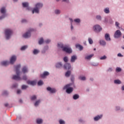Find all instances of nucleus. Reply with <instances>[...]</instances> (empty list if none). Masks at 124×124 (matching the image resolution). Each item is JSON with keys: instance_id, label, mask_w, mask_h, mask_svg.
Returning <instances> with one entry per match:
<instances>
[{"instance_id": "obj_1", "label": "nucleus", "mask_w": 124, "mask_h": 124, "mask_svg": "<svg viewBox=\"0 0 124 124\" xmlns=\"http://www.w3.org/2000/svg\"><path fill=\"white\" fill-rule=\"evenodd\" d=\"M20 67H21V65L20 64L16 66L15 68L16 75H14L13 76V79L14 80H16V81H20V80H22V78L20 77Z\"/></svg>"}, {"instance_id": "obj_2", "label": "nucleus", "mask_w": 124, "mask_h": 124, "mask_svg": "<svg viewBox=\"0 0 124 124\" xmlns=\"http://www.w3.org/2000/svg\"><path fill=\"white\" fill-rule=\"evenodd\" d=\"M17 59V58L16 57V56H12L10 62L8 61H3L1 62V64L3 65V66H7L9 63H11V64H13L15 62H16V60Z\"/></svg>"}, {"instance_id": "obj_3", "label": "nucleus", "mask_w": 124, "mask_h": 124, "mask_svg": "<svg viewBox=\"0 0 124 124\" xmlns=\"http://www.w3.org/2000/svg\"><path fill=\"white\" fill-rule=\"evenodd\" d=\"M58 47L62 48V51L66 52V53H68L69 54L72 53V50H71L70 47H68V46H64L63 44L62 43L58 44Z\"/></svg>"}, {"instance_id": "obj_4", "label": "nucleus", "mask_w": 124, "mask_h": 124, "mask_svg": "<svg viewBox=\"0 0 124 124\" xmlns=\"http://www.w3.org/2000/svg\"><path fill=\"white\" fill-rule=\"evenodd\" d=\"M70 87V84H67L63 87V90H66V92L67 93H71L73 92V88H69Z\"/></svg>"}, {"instance_id": "obj_5", "label": "nucleus", "mask_w": 124, "mask_h": 124, "mask_svg": "<svg viewBox=\"0 0 124 124\" xmlns=\"http://www.w3.org/2000/svg\"><path fill=\"white\" fill-rule=\"evenodd\" d=\"M13 32L10 29H6L5 31V34L6 36V38L7 39H9L10 38V36L12 34Z\"/></svg>"}, {"instance_id": "obj_6", "label": "nucleus", "mask_w": 124, "mask_h": 124, "mask_svg": "<svg viewBox=\"0 0 124 124\" xmlns=\"http://www.w3.org/2000/svg\"><path fill=\"white\" fill-rule=\"evenodd\" d=\"M33 29H30L28 31H27L26 33H25L24 35H23V37H24V38H29V37H31V31H33Z\"/></svg>"}, {"instance_id": "obj_7", "label": "nucleus", "mask_w": 124, "mask_h": 124, "mask_svg": "<svg viewBox=\"0 0 124 124\" xmlns=\"http://www.w3.org/2000/svg\"><path fill=\"white\" fill-rule=\"evenodd\" d=\"M114 36L115 38H120L122 36V32L120 30H117L114 33Z\"/></svg>"}, {"instance_id": "obj_8", "label": "nucleus", "mask_w": 124, "mask_h": 124, "mask_svg": "<svg viewBox=\"0 0 124 124\" xmlns=\"http://www.w3.org/2000/svg\"><path fill=\"white\" fill-rule=\"evenodd\" d=\"M93 30L95 32H99L102 29H101L100 26L97 25L93 26Z\"/></svg>"}, {"instance_id": "obj_9", "label": "nucleus", "mask_w": 124, "mask_h": 124, "mask_svg": "<svg viewBox=\"0 0 124 124\" xmlns=\"http://www.w3.org/2000/svg\"><path fill=\"white\" fill-rule=\"evenodd\" d=\"M27 83L28 85H31V86H34L35 85H36V81L35 80H28Z\"/></svg>"}, {"instance_id": "obj_10", "label": "nucleus", "mask_w": 124, "mask_h": 124, "mask_svg": "<svg viewBox=\"0 0 124 124\" xmlns=\"http://www.w3.org/2000/svg\"><path fill=\"white\" fill-rule=\"evenodd\" d=\"M47 91H48L51 93H55L56 91L54 88H51V87H47L46 88Z\"/></svg>"}, {"instance_id": "obj_11", "label": "nucleus", "mask_w": 124, "mask_h": 124, "mask_svg": "<svg viewBox=\"0 0 124 124\" xmlns=\"http://www.w3.org/2000/svg\"><path fill=\"white\" fill-rule=\"evenodd\" d=\"M71 68V65L70 63H67L64 65V69L69 70Z\"/></svg>"}, {"instance_id": "obj_12", "label": "nucleus", "mask_w": 124, "mask_h": 124, "mask_svg": "<svg viewBox=\"0 0 124 124\" xmlns=\"http://www.w3.org/2000/svg\"><path fill=\"white\" fill-rule=\"evenodd\" d=\"M49 74V72L45 71L43 74L41 75V78H45V77H46V76H48Z\"/></svg>"}, {"instance_id": "obj_13", "label": "nucleus", "mask_w": 124, "mask_h": 124, "mask_svg": "<svg viewBox=\"0 0 124 124\" xmlns=\"http://www.w3.org/2000/svg\"><path fill=\"white\" fill-rule=\"evenodd\" d=\"M105 38L107 41H110L111 38H110V35L108 33H106L105 35Z\"/></svg>"}, {"instance_id": "obj_14", "label": "nucleus", "mask_w": 124, "mask_h": 124, "mask_svg": "<svg viewBox=\"0 0 124 124\" xmlns=\"http://www.w3.org/2000/svg\"><path fill=\"white\" fill-rule=\"evenodd\" d=\"M34 12L35 13H39V9L37 8L36 6H35V8H34L32 11V14H34Z\"/></svg>"}, {"instance_id": "obj_15", "label": "nucleus", "mask_w": 124, "mask_h": 124, "mask_svg": "<svg viewBox=\"0 0 124 124\" xmlns=\"http://www.w3.org/2000/svg\"><path fill=\"white\" fill-rule=\"evenodd\" d=\"M35 7L38 9H40V8L43 7V4L41 3H38L36 4Z\"/></svg>"}, {"instance_id": "obj_16", "label": "nucleus", "mask_w": 124, "mask_h": 124, "mask_svg": "<svg viewBox=\"0 0 124 124\" xmlns=\"http://www.w3.org/2000/svg\"><path fill=\"white\" fill-rule=\"evenodd\" d=\"M76 60H77V56L76 55L72 56L71 58V62H74Z\"/></svg>"}, {"instance_id": "obj_17", "label": "nucleus", "mask_w": 124, "mask_h": 124, "mask_svg": "<svg viewBox=\"0 0 124 124\" xmlns=\"http://www.w3.org/2000/svg\"><path fill=\"white\" fill-rule=\"evenodd\" d=\"M22 71L23 73H27V72H28V68L26 66H24L22 68Z\"/></svg>"}, {"instance_id": "obj_18", "label": "nucleus", "mask_w": 124, "mask_h": 124, "mask_svg": "<svg viewBox=\"0 0 124 124\" xmlns=\"http://www.w3.org/2000/svg\"><path fill=\"white\" fill-rule=\"evenodd\" d=\"M102 118V115H98L94 118V121H98V120H100Z\"/></svg>"}, {"instance_id": "obj_19", "label": "nucleus", "mask_w": 124, "mask_h": 124, "mask_svg": "<svg viewBox=\"0 0 124 124\" xmlns=\"http://www.w3.org/2000/svg\"><path fill=\"white\" fill-rule=\"evenodd\" d=\"M70 74H71V71H68L66 72V73L65 74V76L66 77H69V76H70Z\"/></svg>"}, {"instance_id": "obj_20", "label": "nucleus", "mask_w": 124, "mask_h": 124, "mask_svg": "<svg viewBox=\"0 0 124 124\" xmlns=\"http://www.w3.org/2000/svg\"><path fill=\"white\" fill-rule=\"evenodd\" d=\"M99 43L100 45H102L103 46L106 45V42H105V41L101 40L100 41Z\"/></svg>"}, {"instance_id": "obj_21", "label": "nucleus", "mask_w": 124, "mask_h": 124, "mask_svg": "<svg viewBox=\"0 0 124 124\" xmlns=\"http://www.w3.org/2000/svg\"><path fill=\"white\" fill-rule=\"evenodd\" d=\"M76 48H79V49L80 51L83 50V46L80 45H76Z\"/></svg>"}, {"instance_id": "obj_22", "label": "nucleus", "mask_w": 124, "mask_h": 124, "mask_svg": "<svg viewBox=\"0 0 124 124\" xmlns=\"http://www.w3.org/2000/svg\"><path fill=\"white\" fill-rule=\"evenodd\" d=\"M22 6L23 7H29V3L28 2H23L22 3Z\"/></svg>"}, {"instance_id": "obj_23", "label": "nucleus", "mask_w": 124, "mask_h": 124, "mask_svg": "<svg viewBox=\"0 0 124 124\" xmlns=\"http://www.w3.org/2000/svg\"><path fill=\"white\" fill-rule=\"evenodd\" d=\"M62 64L61 62L57 63L56 65V67L60 68V67H62Z\"/></svg>"}, {"instance_id": "obj_24", "label": "nucleus", "mask_w": 124, "mask_h": 124, "mask_svg": "<svg viewBox=\"0 0 124 124\" xmlns=\"http://www.w3.org/2000/svg\"><path fill=\"white\" fill-rule=\"evenodd\" d=\"M93 54H91V55H89V56H86V57H85V59H86V60H90V59H92V58H93Z\"/></svg>"}, {"instance_id": "obj_25", "label": "nucleus", "mask_w": 124, "mask_h": 124, "mask_svg": "<svg viewBox=\"0 0 124 124\" xmlns=\"http://www.w3.org/2000/svg\"><path fill=\"white\" fill-rule=\"evenodd\" d=\"M43 122V120L40 119H37V121H36L37 124H42Z\"/></svg>"}, {"instance_id": "obj_26", "label": "nucleus", "mask_w": 124, "mask_h": 124, "mask_svg": "<svg viewBox=\"0 0 124 124\" xmlns=\"http://www.w3.org/2000/svg\"><path fill=\"white\" fill-rule=\"evenodd\" d=\"M73 99H75V100H76V99H78V98H79V95L76 94L73 95Z\"/></svg>"}, {"instance_id": "obj_27", "label": "nucleus", "mask_w": 124, "mask_h": 124, "mask_svg": "<svg viewBox=\"0 0 124 124\" xmlns=\"http://www.w3.org/2000/svg\"><path fill=\"white\" fill-rule=\"evenodd\" d=\"M0 13H2V14H4L5 13V8L2 7L1 8L0 10Z\"/></svg>"}, {"instance_id": "obj_28", "label": "nucleus", "mask_w": 124, "mask_h": 124, "mask_svg": "<svg viewBox=\"0 0 124 124\" xmlns=\"http://www.w3.org/2000/svg\"><path fill=\"white\" fill-rule=\"evenodd\" d=\"M43 42H44V40L43 39V38H40L39 40V44L40 45H41V44H42Z\"/></svg>"}, {"instance_id": "obj_29", "label": "nucleus", "mask_w": 124, "mask_h": 124, "mask_svg": "<svg viewBox=\"0 0 124 124\" xmlns=\"http://www.w3.org/2000/svg\"><path fill=\"white\" fill-rule=\"evenodd\" d=\"M105 13L108 14L110 13V11L109 10V8H107L104 9Z\"/></svg>"}, {"instance_id": "obj_30", "label": "nucleus", "mask_w": 124, "mask_h": 124, "mask_svg": "<svg viewBox=\"0 0 124 124\" xmlns=\"http://www.w3.org/2000/svg\"><path fill=\"white\" fill-rule=\"evenodd\" d=\"M78 78H79V80H81L82 81H85V80H86V77H85L80 76Z\"/></svg>"}, {"instance_id": "obj_31", "label": "nucleus", "mask_w": 124, "mask_h": 124, "mask_svg": "<svg viewBox=\"0 0 124 124\" xmlns=\"http://www.w3.org/2000/svg\"><path fill=\"white\" fill-rule=\"evenodd\" d=\"M115 84H122V82L120 80H114Z\"/></svg>"}, {"instance_id": "obj_32", "label": "nucleus", "mask_w": 124, "mask_h": 124, "mask_svg": "<svg viewBox=\"0 0 124 124\" xmlns=\"http://www.w3.org/2000/svg\"><path fill=\"white\" fill-rule=\"evenodd\" d=\"M115 26L117 28H118V29H121V27H120V23L116 21L115 22Z\"/></svg>"}, {"instance_id": "obj_33", "label": "nucleus", "mask_w": 124, "mask_h": 124, "mask_svg": "<svg viewBox=\"0 0 124 124\" xmlns=\"http://www.w3.org/2000/svg\"><path fill=\"white\" fill-rule=\"evenodd\" d=\"M34 55H36L37 54H38L39 53V51L37 49H34L33 52Z\"/></svg>"}, {"instance_id": "obj_34", "label": "nucleus", "mask_w": 124, "mask_h": 124, "mask_svg": "<svg viewBox=\"0 0 124 124\" xmlns=\"http://www.w3.org/2000/svg\"><path fill=\"white\" fill-rule=\"evenodd\" d=\"M27 48H28V46H22V47L21 48L20 50H21V51H23V50H26V49H27Z\"/></svg>"}, {"instance_id": "obj_35", "label": "nucleus", "mask_w": 124, "mask_h": 124, "mask_svg": "<svg viewBox=\"0 0 124 124\" xmlns=\"http://www.w3.org/2000/svg\"><path fill=\"white\" fill-rule=\"evenodd\" d=\"M88 41L90 44H93V39H92V38H89Z\"/></svg>"}, {"instance_id": "obj_36", "label": "nucleus", "mask_w": 124, "mask_h": 124, "mask_svg": "<svg viewBox=\"0 0 124 124\" xmlns=\"http://www.w3.org/2000/svg\"><path fill=\"white\" fill-rule=\"evenodd\" d=\"M63 61L65 62H68V58L67 57H64Z\"/></svg>"}, {"instance_id": "obj_37", "label": "nucleus", "mask_w": 124, "mask_h": 124, "mask_svg": "<svg viewBox=\"0 0 124 124\" xmlns=\"http://www.w3.org/2000/svg\"><path fill=\"white\" fill-rule=\"evenodd\" d=\"M40 103V100H38L36 101V102L34 104L35 106H38V105Z\"/></svg>"}, {"instance_id": "obj_38", "label": "nucleus", "mask_w": 124, "mask_h": 124, "mask_svg": "<svg viewBox=\"0 0 124 124\" xmlns=\"http://www.w3.org/2000/svg\"><path fill=\"white\" fill-rule=\"evenodd\" d=\"M28 86L23 85L22 86L21 89L22 90H26V89H27Z\"/></svg>"}, {"instance_id": "obj_39", "label": "nucleus", "mask_w": 124, "mask_h": 124, "mask_svg": "<svg viewBox=\"0 0 124 124\" xmlns=\"http://www.w3.org/2000/svg\"><path fill=\"white\" fill-rule=\"evenodd\" d=\"M116 70V72H121V71H122V69L120 67H117Z\"/></svg>"}, {"instance_id": "obj_40", "label": "nucleus", "mask_w": 124, "mask_h": 124, "mask_svg": "<svg viewBox=\"0 0 124 124\" xmlns=\"http://www.w3.org/2000/svg\"><path fill=\"white\" fill-rule=\"evenodd\" d=\"M43 84V81L42 80H40L38 82V86H41Z\"/></svg>"}, {"instance_id": "obj_41", "label": "nucleus", "mask_w": 124, "mask_h": 124, "mask_svg": "<svg viewBox=\"0 0 124 124\" xmlns=\"http://www.w3.org/2000/svg\"><path fill=\"white\" fill-rule=\"evenodd\" d=\"M55 14H60L61 13V11L60 10H56L55 11Z\"/></svg>"}, {"instance_id": "obj_42", "label": "nucleus", "mask_w": 124, "mask_h": 124, "mask_svg": "<svg viewBox=\"0 0 124 124\" xmlns=\"http://www.w3.org/2000/svg\"><path fill=\"white\" fill-rule=\"evenodd\" d=\"M74 21H75V22H76V23H80V19H79V18L75 19L74 20Z\"/></svg>"}, {"instance_id": "obj_43", "label": "nucleus", "mask_w": 124, "mask_h": 124, "mask_svg": "<svg viewBox=\"0 0 124 124\" xmlns=\"http://www.w3.org/2000/svg\"><path fill=\"white\" fill-rule=\"evenodd\" d=\"M59 124H65V123L64 122V121H63L62 120H59Z\"/></svg>"}, {"instance_id": "obj_44", "label": "nucleus", "mask_w": 124, "mask_h": 124, "mask_svg": "<svg viewBox=\"0 0 124 124\" xmlns=\"http://www.w3.org/2000/svg\"><path fill=\"white\" fill-rule=\"evenodd\" d=\"M48 46H45L44 48V49L42 51V53H45V50H48Z\"/></svg>"}, {"instance_id": "obj_45", "label": "nucleus", "mask_w": 124, "mask_h": 124, "mask_svg": "<svg viewBox=\"0 0 124 124\" xmlns=\"http://www.w3.org/2000/svg\"><path fill=\"white\" fill-rule=\"evenodd\" d=\"M71 22V30H73V26H72V22H73V20H72L71 18L69 19Z\"/></svg>"}, {"instance_id": "obj_46", "label": "nucleus", "mask_w": 124, "mask_h": 124, "mask_svg": "<svg viewBox=\"0 0 124 124\" xmlns=\"http://www.w3.org/2000/svg\"><path fill=\"white\" fill-rule=\"evenodd\" d=\"M36 98V96L33 95L31 97V100H35V99Z\"/></svg>"}, {"instance_id": "obj_47", "label": "nucleus", "mask_w": 124, "mask_h": 124, "mask_svg": "<svg viewBox=\"0 0 124 124\" xmlns=\"http://www.w3.org/2000/svg\"><path fill=\"white\" fill-rule=\"evenodd\" d=\"M107 57L106 56H104L100 58V60H106V59H107Z\"/></svg>"}, {"instance_id": "obj_48", "label": "nucleus", "mask_w": 124, "mask_h": 124, "mask_svg": "<svg viewBox=\"0 0 124 124\" xmlns=\"http://www.w3.org/2000/svg\"><path fill=\"white\" fill-rule=\"evenodd\" d=\"M96 18L97 20H101V16H97Z\"/></svg>"}, {"instance_id": "obj_49", "label": "nucleus", "mask_w": 124, "mask_h": 124, "mask_svg": "<svg viewBox=\"0 0 124 124\" xmlns=\"http://www.w3.org/2000/svg\"><path fill=\"white\" fill-rule=\"evenodd\" d=\"M45 42H46V43H47V44L50 43V42H51V40L47 39L45 41Z\"/></svg>"}, {"instance_id": "obj_50", "label": "nucleus", "mask_w": 124, "mask_h": 124, "mask_svg": "<svg viewBox=\"0 0 124 124\" xmlns=\"http://www.w3.org/2000/svg\"><path fill=\"white\" fill-rule=\"evenodd\" d=\"M17 94H19L21 93V90H18L17 91Z\"/></svg>"}, {"instance_id": "obj_51", "label": "nucleus", "mask_w": 124, "mask_h": 124, "mask_svg": "<svg viewBox=\"0 0 124 124\" xmlns=\"http://www.w3.org/2000/svg\"><path fill=\"white\" fill-rule=\"evenodd\" d=\"M5 17V16H4V15H3L1 16H0V20L3 19V18H4Z\"/></svg>"}, {"instance_id": "obj_52", "label": "nucleus", "mask_w": 124, "mask_h": 124, "mask_svg": "<svg viewBox=\"0 0 124 124\" xmlns=\"http://www.w3.org/2000/svg\"><path fill=\"white\" fill-rule=\"evenodd\" d=\"M17 86H18V85L17 84H15L13 85V87L14 88H17Z\"/></svg>"}, {"instance_id": "obj_53", "label": "nucleus", "mask_w": 124, "mask_h": 124, "mask_svg": "<svg viewBox=\"0 0 124 124\" xmlns=\"http://www.w3.org/2000/svg\"><path fill=\"white\" fill-rule=\"evenodd\" d=\"M22 79H23V80H27V76H23Z\"/></svg>"}, {"instance_id": "obj_54", "label": "nucleus", "mask_w": 124, "mask_h": 124, "mask_svg": "<svg viewBox=\"0 0 124 124\" xmlns=\"http://www.w3.org/2000/svg\"><path fill=\"white\" fill-rule=\"evenodd\" d=\"M21 22L22 23H26V22H27V20L23 19Z\"/></svg>"}, {"instance_id": "obj_55", "label": "nucleus", "mask_w": 124, "mask_h": 124, "mask_svg": "<svg viewBox=\"0 0 124 124\" xmlns=\"http://www.w3.org/2000/svg\"><path fill=\"white\" fill-rule=\"evenodd\" d=\"M118 57H123V55H122V54L119 53V54H118Z\"/></svg>"}, {"instance_id": "obj_56", "label": "nucleus", "mask_w": 124, "mask_h": 124, "mask_svg": "<svg viewBox=\"0 0 124 124\" xmlns=\"http://www.w3.org/2000/svg\"><path fill=\"white\" fill-rule=\"evenodd\" d=\"M3 94H7V91H4Z\"/></svg>"}, {"instance_id": "obj_57", "label": "nucleus", "mask_w": 124, "mask_h": 124, "mask_svg": "<svg viewBox=\"0 0 124 124\" xmlns=\"http://www.w3.org/2000/svg\"><path fill=\"white\" fill-rule=\"evenodd\" d=\"M62 1H65L66 2H68L69 1V0H62Z\"/></svg>"}, {"instance_id": "obj_58", "label": "nucleus", "mask_w": 124, "mask_h": 124, "mask_svg": "<svg viewBox=\"0 0 124 124\" xmlns=\"http://www.w3.org/2000/svg\"><path fill=\"white\" fill-rule=\"evenodd\" d=\"M116 110H120V107H116Z\"/></svg>"}, {"instance_id": "obj_59", "label": "nucleus", "mask_w": 124, "mask_h": 124, "mask_svg": "<svg viewBox=\"0 0 124 124\" xmlns=\"http://www.w3.org/2000/svg\"><path fill=\"white\" fill-rule=\"evenodd\" d=\"M4 106H5V107H7V106H8V104H5Z\"/></svg>"}, {"instance_id": "obj_60", "label": "nucleus", "mask_w": 124, "mask_h": 124, "mask_svg": "<svg viewBox=\"0 0 124 124\" xmlns=\"http://www.w3.org/2000/svg\"><path fill=\"white\" fill-rule=\"evenodd\" d=\"M108 71H112V68H109L108 69Z\"/></svg>"}, {"instance_id": "obj_61", "label": "nucleus", "mask_w": 124, "mask_h": 124, "mask_svg": "<svg viewBox=\"0 0 124 124\" xmlns=\"http://www.w3.org/2000/svg\"><path fill=\"white\" fill-rule=\"evenodd\" d=\"M84 45H87V42H84Z\"/></svg>"}, {"instance_id": "obj_62", "label": "nucleus", "mask_w": 124, "mask_h": 124, "mask_svg": "<svg viewBox=\"0 0 124 124\" xmlns=\"http://www.w3.org/2000/svg\"><path fill=\"white\" fill-rule=\"evenodd\" d=\"M19 102H20V103H22L23 102V101H22V100H19Z\"/></svg>"}, {"instance_id": "obj_63", "label": "nucleus", "mask_w": 124, "mask_h": 124, "mask_svg": "<svg viewBox=\"0 0 124 124\" xmlns=\"http://www.w3.org/2000/svg\"><path fill=\"white\" fill-rule=\"evenodd\" d=\"M122 90H123V91H124V86L122 87Z\"/></svg>"}, {"instance_id": "obj_64", "label": "nucleus", "mask_w": 124, "mask_h": 124, "mask_svg": "<svg viewBox=\"0 0 124 124\" xmlns=\"http://www.w3.org/2000/svg\"><path fill=\"white\" fill-rule=\"evenodd\" d=\"M122 48L123 49V50H124V46H122Z\"/></svg>"}]
</instances>
